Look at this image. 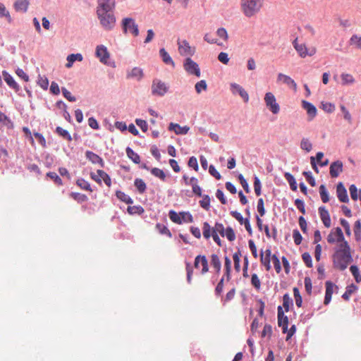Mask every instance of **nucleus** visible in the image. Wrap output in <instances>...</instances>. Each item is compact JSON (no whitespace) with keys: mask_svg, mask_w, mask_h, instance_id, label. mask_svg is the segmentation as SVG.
I'll return each instance as SVG.
<instances>
[{"mask_svg":"<svg viewBox=\"0 0 361 361\" xmlns=\"http://www.w3.org/2000/svg\"><path fill=\"white\" fill-rule=\"evenodd\" d=\"M325 286H326V293H325L324 304L328 305L331 300V297H332V294L334 293V288H338V287L330 281H326Z\"/></svg>","mask_w":361,"mask_h":361,"instance_id":"obj_16","label":"nucleus"},{"mask_svg":"<svg viewBox=\"0 0 361 361\" xmlns=\"http://www.w3.org/2000/svg\"><path fill=\"white\" fill-rule=\"evenodd\" d=\"M126 154L129 159H130L134 163L139 164L140 162V156L135 152L130 147L126 148Z\"/></svg>","mask_w":361,"mask_h":361,"instance_id":"obj_33","label":"nucleus"},{"mask_svg":"<svg viewBox=\"0 0 361 361\" xmlns=\"http://www.w3.org/2000/svg\"><path fill=\"white\" fill-rule=\"evenodd\" d=\"M6 18L8 23H11L12 18L9 11L6 9L4 4L0 3V18Z\"/></svg>","mask_w":361,"mask_h":361,"instance_id":"obj_42","label":"nucleus"},{"mask_svg":"<svg viewBox=\"0 0 361 361\" xmlns=\"http://www.w3.org/2000/svg\"><path fill=\"white\" fill-rule=\"evenodd\" d=\"M271 257V252L270 249L266 250L264 252H261L260 261L262 264L266 268L267 271H269L271 268L270 264Z\"/></svg>","mask_w":361,"mask_h":361,"instance_id":"obj_18","label":"nucleus"},{"mask_svg":"<svg viewBox=\"0 0 361 361\" xmlns=\"http://www.w3.org/2000/svg\"><path fill=\"white\" fill-rule=\"evenodd\" d=\"M76 183L81 189L92 191L90 183L85 180L82 178L78 179Z\"/></svg>","mask_w":361,"mask_h":361,"instance_id":"obj_55","label":"nucleus"},{"mask_svg":"<svg viewBox=\"0 0 361 361\" xmlns=\"http://www.w3.org/2000/svg\"><path fill=\"white\" fill-rule=\"evenodd\" d=\"M284 176H285L286 180L288 182L290 189L293 191H296L298 187H297L296 180H295V178L293 177V176L292 174H290V173L286 172L284 174Z\"/></svg>","mask_w":361,"mask_h":361,"instance_id":"obj_34","label":"nucleus"},{"mask_svg":"<svg viewBox=\"0 0 361 361\" xmlns=\"http://www.w3.org/2000/svg\"><path fill=\"white\" fill-rule=\"evenodd\" d=\"M169 216L170 219L173 222L178 224H182V219H181L180 213L178 214L175 211L171 210L169 213Z\"/></svg>","mask_w":361,"mask_h":361,"instance_id":"obj_45","label":"nucleus"},{"mask_svg":"<svg viewBox=\"0 0 361 361\" xmlns=\"http://www.w3.org/2000/svg\"><path fill=\"white\" fill-rule=\"evenodd\" d=\"M30 5L29 0H16L13 4L16 11L25 13Z\"/></svg>","mask_w":361,"mask_h":361,"instance_id":"obj_25","label":"nucleus"},{"mask_svg":"<svg viewBox=\"0 0 361 361\" xmlns=\"http://www.w3.org/2000/svg\"><path fill=\"white\" fill-rule=\"evenodd\" d=\"M264 102L267 107L274 114H277L280 111L279 104L276 102L275 96L271 92H267L264 96Z\"/></svg>","mask_w":361,"mask_h":361,"instance_id":"obj_10","label":"nucleus"},{"mask_svg":"<svg viewBox=\"0 0 361 361\" xmlns=\"http://www.w3.org/2000/svg\"><path fill=\"white\" fill-rule=\"evenodd\" d=\"M195 91L197 92V94L201 93V92L202 90L205 91L207 88V85L206 81L204 80H202L197 82L195 84Z\"/></svg>","mask_w":361,"mask_h":361,"instance_id":"obj_52","label":"nucleus"},{"mask_svg":"<svg viewBox=\"0 0 361 361\" xmlns=\"http://www.w3.org/2000/svg\"><path fill=\"white\" fill-rule=\"evenodd\" d=\"M319 194H320L322 201L324 203H326L329 201V193H328L324 185H321L319 186Z\"/></svg>","mask_w":361,"mask_h":361,"instance_id":"obj_43","label":"nucleus"},{"mask_svg":"<svg viewBox=\"0 0 361 361\" xmlns=\"http://www.w3.org/2000/svg\"><path fill=\"white\" fill-rule=\"evenodd\" d=\"M185 71L190 75H195L197 77H200L201 71L199 65L194 61L190 57H187L183 63Z\"/></svg>","mask_w":361,"mask_h":361,"instance_id":"obj_6","label":"nucleus"},{"mask_svg":"<svg viewBox=\"0 0 361 361\" xmlns=\"http://www.w3.org/2000/svg\"><path fill=\"white\" fill-rule=\"evenodd\" d=\"M211 264L213 266L217 273L221 271V263L217 255L212 254L211 255Z\"/></svg>","mask_w":361,"mask_h":361,"instance_id":"obj_32","label":"nucleus"},{"mask_svg":"<svg viewBox=\"0 0 361 361\" xmlns=\"http://www.w3.org/2000/svg\"><path fill=\"white\" fill-rule=\"evenodd\" d=\"M71 196L78 202H83L87 200V197L84 194L71 192Z\"/></svg>","mask_w":361,"mask_h":361,"instance_id":"obj_54","label":"nucleus"},{"mask_svg":"<svg viewBox=\"0 0 361 361\" xmlns=\"http://www.w3.org/2000/svg\"><path fill=\"white\" fill-rule=\"evenodd\" d=\"M56 132L63 138L71 141L72 140V137L70 135V133L65 129L62 128L61 127H57L56 128Z\"/></svg>","mask_w":361,"mask_h":361,"instance_id":"obj_50","label":"nucleus"},{"mask_svg":"<svg viewBox=\"0 0 361 361\" xmlns=\"http://www.w3.org/2000/svg\"><path fill=\"white\" fill-rule=\"evenodd\" d=\"M86 158L94 164H99L101 167L104 166V161L97 154L87 151L85 152Z\"/></svg>","mask_w":361,"mask_h":361,"instance_id":"obj_24","label":"nucleus"},{"mask_svg":"<svg viewBox=\"0 0 361 361\" xmlns=\"http://www.w3.org/2000/svg\"><path fill=\"white\" fill-rule=\"evenodd\" d=\"M302 259L307 267H312V257L308 252L303 253L302 255Z\"/></svg>","mask_w":361,"mask_h":361,"instance_id":"obj_63","label":"nucleus"},{"mask_svg":"<svg viewBox=\"0 0 361 361\" xmlns=\"http://www.w3.org/2000/svg\"><path fill=\"white\" fill-rule=\"evenodd\" d=\"M343 171V163L341 161L333 162L329 169L330 176L332 178H336Z\"/></svg>","mask_w":361,"mask_h":361,"instance_id":"obj_19","label":"nucleus"},{"mask_svg":"<svg viewBox=\"0 0 361 361\" xmlns=\"http://www.w3.org/2000/svg\"><path fill=\"white\" fill-rule=\"evenodd\" d=\"M293 238L295 245H299L302 243V237L298 230L295 229L293 231Z\"/></svg>","mask_w":361,"mask_h":361,"instance_id":"obj_64","label":"nucleus"},{"mask_svg":"<svg viewBox=\"0 0 361 361\" xmlns=\"http://www.w3.org/2000/svg\"><path fill=\"white\" fill-rule=\"evenodd\" d=\"M225 228L222 224L216 223L214 226L212 227V233L220 234L221 236H224Z\"/></svg>","mask_w":361,"mask_h":361,"instance_id":"obj_49","label":"nucleus"},{"mask_svg":"<svg viewBox=\"0 0 361 361\" xmlns=\"http://www.w3.org/2000/svg\"><path fill=\"white\" fill-rule=\"evenodd\" d=\"M336 194L338 200L341 202H348L349 201L347 190L342 183H338L336 186Z\"/></svg>","mask_w":361,"mask_h":361,"instance_id":"obj_20","label":"nucleus"},{"mask_svg":"<svg viewBox=\"0 0 361 361\" xmlns=\"http://www.w3.org/2000/svg\"><path fill=\"white\" fill-rule=\"evenodd\" d=\"M349 190L350 197L353 200H357L358 195H360V200H361V190H358L355 185H351L349 188Z\"/></svg>","mask_w":361,"mask_h":361,"instance_id":"obj_40","label":"nucleus"},{"mask_svg":"<svg viewBox=\"0 0 361 361\" xmlns=\"http://www.w3.org/2000/svg\"><path fill=\"white\" fill-rule=\"evenodd\" d=\"M96 13L100 25L105 30L109 31L114 28L116 18L113 11Z\"/></svg>","mask_w":361,"mask_h":361,"instance_id":"obj_3","label":"nucleus"},{"mask_svg":"<svg viewBox=\"0 0 361 361\" xmlns=\"http://www.w3.org/2000/svg\"><path fill=\"white\" fill-rule=\"evenodd\" d=\"M97 173L101 178V181L103 180L107 186L110 187L111 185L110 176L105 171L101 169L97 170Z\"/></svg>","mask_w":361,"mask_h":361,"instance_id":"obj_41","label":"nucleus"},{"mask_svg":"<svg viewBox=\"0 0 361 361\" xmlns=\"http://www.w3.org/2000/svg\"><path fill=\"white\" fill-rule=\"evenodd\" d=\"M202 234L205 239H209L212 235V228L208 222H204L203 224Z\"/></svg>","mask_w":361,"mask_h":361,"instance_id":"obj_38","label":"nucleus"},{"mask_svg":"<svg viewBox=\"0 0 361 361\" xmlns=\"http://www.w3.org/2000/svg\"><path fill=\"white\" fill-rule=\"evenodd\" d=\"M134 185L136 187L137 191L142 194L145 192L147 186L145 181L141 178H136L134 181Z\"/></svg>","mask_w":361,"mask_h":361,"instance_id":"obj_35","label":"nucleus"},{"mask_svg":"<svg viewBox=\"0 0 361 361\" xmlns=\"http://www.w3.org/2000/svg\"><path fill=\"white\" fill-rule=\"evenodd\" d=\"M189 129V127L186 126H180L179 124L173 123H171L169 126V130L174 131L177 135H185L188 133Z\"/></svg>","mask_w":361,"mask_h":361,"instance_id":"obj_23","label":"nucleus"},{"mask_svg":"<svg viewBox=\"0 0 361 361\" xmlns=\"http://www.w3.org/2000/svg\"><path fill=\"white\" fill-rule=\"evenodd\" d=\"M116 195L118 199L126 204H133V202L131 197L122 191H116Z\"/></svg>","mask_w":361,"mask_h":361,"instance_id":"obj_37","label":"nucleus"},{"mask_svg":"<svg viewBox=\"0 0 361 361\" xmlns=\"http://www.w3.org/2000/svg\"><path fill=\"white\" fill-rule=\"evenodd\" d=\"M278 310V324L280 327L282 328V331L283 334L287 332L288 326V317L284 314L282 307L279 306L277 308Z\"/></svg>","mask_w":361,"mask_h":361,"instance_id":"obj_12","label":"nucleus"},{"mask_svg":"<svg viewBox=\"0 0 361 361\" xmlns=\"http://www.w3.org/2000/svg\"><path fill=\"white\" fill-rule=\"evenodd\" d=\"M156 228L159 231V233L163 235H166L169 237H171V233L169 229L162 224H157L156 225Z\"/></svg>","mask_w":361,"mask_h":361,"instance_id":"obj_47","label":"nucleus"},{"mask_svg":"<svg viewBox=\"0 0 361 361\" xmlns=\"http://www.w3.org/2000/svg\"><path fill=\"white\" fill-rule=\"evenodd\" d=\"M224 236H226L229 241H233L235 239L234 231L231 227H228L225 229Z\"/></svg>","mask_w":361,"mask_h":361,"instance_id":"obj_57","label":"nucleus"},{"mask_svg":"<svg viewBox=\"0 0 361 361\" xmlns=\"http://www.w3.org/2000/svg\"><path fill=\"white\" fill-rule=\"evenodd\" d=\"M264 0H240V6L243 14L247 18L255 16L262 9Z\"/></svg>","mask_w":361,"mask_h":361,"instance_id":"obj_2","label":"nucleus"},{"mask_svg":"<svg viewBox=\"0 0 361 361\" xmlns=\"http://www.w3.org/2000/svg\"><path fill=\"white\" fill-rule=\"evenodd\" d=\"M277 80L283 82L286 84L289 87L292 88L294 90H297V84L296 82L288 75H284L283 73H279L277 76Z\"/></svg>","mask_w":361,"mask_h":361,"instance_id":"obj_22","label":"nucleus"},{"mask_svg":"<svg viewBox=\"0 0 361 361\" xmlns=\"http://www.w3.org/2000/svg\"><path fill=\"white\" fill-rule=\"evenodd\" d=\"M293 45L299 56L302 58H305L307 56H313L317 52L315 47L308 49L305 44H299L298 42V38L293 42Z\"/></svg>","mask_w":361,"mask_h":361,"instance_id":"obj_5","label":"nucleus"},{"mask_svg":"<svg viewBox=\"0 0 361 361\" xmlns=\"http://www.w3.org/2000/svg\"><path fill=\"white\" fill-rule=\"evenodd\" d=\"M201 264L202 267V274H204L207 273L209 271V267H208V261L207 259V257L204 255H197L194 262V266L195 268H199V264Z\"/></svg>","mask_w":361,"mask_h":361,"instance_id":"obj_15","label":"nucleus"},{"mask_svg":"<svg viewBox=\"0 0 361 361\" xmlns=\"http://www.w3.org/2000/svg\"><path fill=\"white\" fill-rule=\"evenodd\" d=\"M82 60V56L80 54H71L67 57V63L66 64V68H71L73 63L75 61H81Z\"/></svg>","mask_w":361,"mask_h":361,"instance_id":"obj_30","label":"nucleus"},{"mask_svg":"<svg viewBox=\"0 0 361 361\" xmlns=\"http://www.w3.org/2000/svg\"><path fill=\"white\" fill-rule=\"evenodd\" d=\"M37 84L43 89L47 90L49 86V80L45 75H39Z\"/></svg>","mask_w":361,"mask_h":361,"instance_id":"obj_46","label":"nucleus"},{"mask_svg":"<svg viewBox=\"0 0 361 361\" xmlns=\"http://www.w3.org/2000/svg\"><path fill=\"white\" fill-rule=\"evenodd\" d=\"M177 44L180 55L190 57L195 54L196 51L195 47L190 46L186 39H178Z\"/></svg>","mask_w":361,"mask_h":361,"instance_id":"obj_4","label":"nucleus"},{"mask_svg":"<svg viewBox=\"0 0 361 361\" xmlns=\"http://www.w3.org/2000/svg\"><path fill=\"white\" fill-rule=\"evenodd\" d=\"M225 271L226 275L227 276V279H230V273L231 271V261L228 257H225Z\"/></svg>","mask_w":361,"mask_h":361,"instance_id":"obj_60","label":"nucleus"},{"mask_svg":"<svg viewBox=\"0 0 361 361\" xmlns=\"http://www.w3.org/2000/svg\"><path fill=\"white\" fill-rule=\"evenodd\" d=\"M293 294H294L296 305L298 307H300L302 305V297L300 294V291L298 288H293Z\"/></svg>","mask_w":361,"mask_h":361,"instance_id":"obj_59","label":"nucleus"},{"mask_svg":"<svg viewBox=\"0 0 361 361\" xmlns=\"http://www.w3.org/2000/svg\"><path fill=\"white\" fill-rule=\"evenodd\" d=\"M251 283L257 289L259 290L261 288V281L256 274H253L251 277Z\"/></svg>","mask_w":361,"mask_h":361,"instance_id":"obj_62","label":"nucleus"},{"mask_svg":"<svg viewBox=\"0 0 361 361\" xmlns=\"http://www.w3.org/2000/svg\"><path fill=\"white\" fill-rule=\"evenodd\" d=\"M169 90L168 85L162 82L161 80L154 79L152 84V94L162 97L164 96Z\"/></svg>","mask_w":361,"mask_h":361,"instance_id":"obj_9","label":"nucleus"},{"mask_svg":"<svg viewBox=\"0 0 361 361\" xmlns=\"http://www.w3.org/2000/svg\"><path fill=\"white\" fill-rule=\"evenodd\" d=\"M357 289V287L354 285V284H351L348 286H347L346 288V290L345 292L342 295V298L345 300H348L350 295L356 291V290Z\"/></svg>","mask_w":361,"mask_h":361,"instance_id":"obj_39","label":"nucleus"},{"mask_svg":"<svg viewBox=\"0 0 361 361\" xmlns=\"http://www.w3.org/2000/svg\"><path fill=\"white\" fill-rule=\"evenodd\" d=\"M320 219L326 228H330L331 226V221L330 214L325 207H319L318 209Z\"/></svg>","mask_w":361,"mask_h":361,"instance_id":"obj_13","label":"nucleus"},{"mask_svg":"<svg viewBox=\"0 0 361 361\" xmlns=\"http://www.w3.org/2000/svg\"><path fill=\"white\" fill-rule=\"evenodd\" d=\"M143 75L144 73L142 69L138 67H135L127 73V78H135L137 80H140L143 78Z\"/></svg>","mask_w":361,"mask_h":361,"instance_id":"obj_27","label":"nucleus"},{"mask_svg":"<svg viewBox=\"0 0 361 361\" xmlns=\"http://www.w3.org/2000/svg\"><path fill=\"white\" fill-rule=\"evenodd\" d=\"M293 304V300L288 293L283 296V306L286 312L289 311L290 305Z\"/></svg>","mask_w":361,"mask_h":361,"instance_id":"obj_51","label":"nucleus"},{"mask_svg":"<svg viewBox=\"0 0 361 361\" xmlns=\"http://www.w3.org/2000/svg\"><path fill=\"white\" fill-rule=\"evenodd\" d=\"M300 147L302 149L307 152H310L312 149V143L306 138H303L301 140Z\"/></svg>","mask_w":361,"mask_h":361,"instance_id":"obj_61","label":"nucleus"},{"mask_svg":"<svg viewBox=\"0 0 361 361\" xmlns=\"http://www.w3.org/2000/svg\"><path fill=\"white\" fill-rule=\"evenodd\" d=\"M160 56L162 59V61L164 63L167 65H171L172 67H175V63L168 54V52L165 50V49L162 48L159 50Z\"/></svg>","mask_w":361,"mask_h":361,"instance_id":"obj_28","label":"nucleus"},{"mask_svg":"<svg viewBox=\"0 0 361 361\" xmlns=\"http://www.w3.org/2000/svg\"><path fill=\"white\" fill-rule=\"evenodd\" d=\"M341 78L342 85H352L355 82L354 77L349 73H342Z\"/></svg>","mask_w":361,"mask_h":361,"instance_id":"obj_31","label":"nucleus"},{"mask_svg":"<svg viewBox=\"0 0 361 361\" xmlns=\"http://www.w3.org/2000/svg\"><path fill=\"white\" fill-rule=\"evenodd\" d=\"M127 210L128 212L130 214H141L144 212V209L141 206H129Z\"/></svg>","mask_w":361,"mask_h":361,"instance_id":"obj_53","label":"nucleus"},{"mask_svg":"<svg viewBox=\"0 0 361 361\" xmlns=\"http://www.w3.org/2000/svg\"><path fill=\"white\" fill-rule=\"evenodd\" d=\"M241 253L240 251H238L235 252L233 255V259L234 262V268L237 272H239L240 271V257Z\"/></svg>","mask_w":361,"mask_h":361,"instance_id":"obj_44","label":"nucleus"},{"mask_svg":"<svg viewBox=\"0 0 361 361\" xmlns=\"http://www.w3.org/2000/svg\"><path fill=\"white\" fill-rule=\"evenodd\" d=\"M2 75L4 76L5 82L10 87L14 89L16 91L19 90V85L17 84L13 78L8 73L4 71L2 72Z\"/></svg>","mask_w":361,"mask_h":361,"instance_id":"obj_26","label":"nucleus"},{"mask_svg":"<svg viewBox=\"0 0 361 361\" xmlns=\"http://www.w3.org/2000/svg\"><path fill=\"white\" fill-rule=\"evenodd\" d=\"M151 173L155 177L159 178L162 181H165L166 178V176L165 172L159 168H152L151 169Z\"/></svg>","mask_w":361,"mask_h":361,"instance_id":"obj_36","label":"nucleus"},{"mask_svg":"<svg viewBox=\"0 0 361 361\" xmlns=\"http://www.w3.org/2000/svg\"><path fill=\"white\" fill-rule=\"evenodd\" d=\"M332 259L334 267L341 271L345 270L348 264L353 262L351 248L348 241L336 245L334 248Z\"/></svg>","mask_w":361,"mask_h":361,"instance_id":"obj_1","label":"nucleus"},{"mask_svg":"<svg viewBox=\"0 0 361 361\" xmlns=\"http://www.w3.org/2000/svg\"><path fill=\"white\" fill-rule=\"evenodd\" d=\"M350 270L353 276H354L355 281L357 282H360L361 281V276L360 275L358 267L355 265H352L350 267Z\"/></svg>","mask_w":361,"mask_h":361,"instance_id":"obj_58","label":"nucleus"},{"mask_svg":"<svg viewBox=\"0 0 361 361\" xmlns=\"http://www.w3.org/2000/svg\"><path fill=\"white\" fill-rule=\"evenodd\" d=\"M216 35L224 42H226L228 39V32L224 27H220L216 30Z\"/></svg>","mask_w":361,"mask_h":361,"instance_id":"obj_56","label":"nucleus"},{"mask_svg":"<svg viewBox=\"0 0 361 361\" xmlns=\"http://www.w3.org/2000/svg\"><path fill=\"white\" fill-rule=\"evenodd\" d=\"M115 6V0H97L96 12L113 11Z\"/></svg>","mask_w":361,"mask_h":361,"instance_id":"obj_11","label":"nucleus"},{"mask_svg":"<svg viewBox=\"0 0 361 361\" xmlns=\"http://www.w3.org/2000/svg\"><path fill=\"white\" fill-rule=\"evenodd\" d=\"M327 241L330 244L337 243L338 244L345 242L343 233L340 227H336L331 230L327 236Z\"/></svg>","mask_w":361,"mask_h":361,"instance_id":"obj_7","label":"nucleus"},{"mask_svg":"<svg viewBox=\"0 0 361 361\" xmlns=\"http://www.w3.org/2000/svg\"><path fill=\"white\" fill-rule=\"evenodd\" d=\"M96 55L103 63H106L109 59V53L108 52L106 47L103 45L97 47Z\"/></svg>","mask_w":361,"mask_h":361,"instance_id":"obj_17","label":"nucleus"},{"mask_svg":"<svg viewBox=\"0 0 361 361\" xmlns=\"http://www.w3.org/2000/svg\"><path fill=\"white\" fill-rule=\"evenodd\" d=\"M349 44L353 48L361 49V36L357 34L353 35L349 39Z\"/></svg>","mask_w":361,"mask_h":361,"instance_id":"obj_29","label":"nucleus"},{"mask_svg":"<svg viewBox=\"0 0 361 361\" xmlns=\"http://www.w3.org/2000/svg\"><path fill=\"white\" fill-rule=\"evenodd\" d=\"M122 27L124 33L130 32L133 36L137 37L139 35V29L135 20L131 18H126L122 20Z\"/></svg>","mask_w":361,"mask_h":361,"instance_id":"obj_8","label":"nucleus"},{"mask_svg":"<svg viewBox=\"0 0 361 361\" xmlns=\"http://www.w3.org/2000/svg\"><path fill=\"white\" fill-rule=\"evenodd\" d=\"M200 206L208 211L210 209V197L207 195L202 196V200L200 201Z\"/></svg>","mask_w":361,"mask_h":361,"instance_id":"obj_48","label":"nucleus"},{"mask_svg":"<svg viewBox=\"0 0 361 361\" xmlns=\"http://www.w3.org/2000/svg\"><path fill=\"white\" fill-rule=\"evenodd\" d=\"M302 106L304 109L306 110L307 114H308V116L310 118V120L313 119L316 116L317 110L312 104L305 100H302Z\"/></svg>","mask_w":361,"mask_h":361,"instance_id":"obj_21","label":"nucleus"},{"mask_svg":"<svg viewBox=\"0 0 361 361\" xmlns=\"http://www.w3.org/2000/svg\"><path fill=\"white\" fill-rule=\"evenodd\" d=\"M231 90L233 94H239V95L243 99L245 102H247L249 100V95L247 92L238 84L231 83Z\"/></svg>","mask_w":361,"mask_h":361,"instance_id":"obj_14","label":"nucleus"}]
</instances>
